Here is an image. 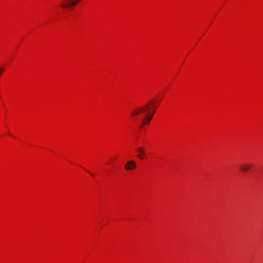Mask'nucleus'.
<instances>
[{
	"mask_svg": "<svg viewBox=\"0 0 263 263\" xmlns=\"http://www.w3.org/2000/svg\"><path fill=\"white\" fill-rule=\"evenodd\" d=\"M81 0H61L60 6L63 9H70L76 6Z\"/></svg>",
	"mask_w": 263,
	"mask_h": 263,
	"instance_id": "1",
	"label": "nucleus"
},
{
	"mask_svg": "<svg viewBox=\"0 0 263 263\" xmlns=\"http://www.w3.org/2000/svg\"><path fill=\"white\" fill-rule=\"evenodd\" d=\"M149 108V105L148 104H145L143 107H138L136 109H135V110H134L131 112V115L132 116L137 115L141 112H143L145 111L146 109H148Z\"/></svg>",
	"mask_w": 263,
	"mask_h": 263,
	"instance_id": "2",
	"label": "nucleus"
},
{
	"mask_svg": "<svg viewBox=\"0 0 263 263\" xmlns=\"http://www.w3.org/2000/svg\"><path fill=\"white\" fill-rule=\"evenodd\" d=\"M252 166V164L243 163L240 166V171L243 173L247 172L250 170Z\"/></svg>",
	"mask_w": 263,
	"mask_h": 263,
	"instance_id": "3",
	"label": "nucleus"
},
{
	"mask_svg": "<svg viewBox=\"0 0 263 263\" xmlns=\"http://www.w3.org/2000/svg\"><path fill=\"white\" fill-rule=\"evenodd\" d=\"M136 167V163L133 160L128 161L125 165L126 170H133Z\"/></svg>",
	"mask_w": 263,
	"mask_h": 263,
	"instance_id": "4",
	"label": "nucleus"
},
{
	"mask_svg": "<svg viewBox=\"0 0 263 263\" xmlns=\"http://www.w3.org/2000/svg\"><path fill=\"white\" fill-rule=\"evenodd\" d=\"M136 152L139 154L137 155V157L140 159H143L145 157V153L144 151L143 148L142 147H139L136 148Z\"/></svg>",
	"mask_w": 263,
	"mask_h": 263,
	"instance_id": "5",
	"label": "nucleus"
},
{
	"mask_svg": "<svg viewBox=\"0 0 263 263\" xmlns=\"http://www.w3.org/2000/svg\"><path fill=\"white\" fill-rule=\"evenodd\" d=\"M155 111H153L152 113L148 112L147 114V116L144 117V119L147 121V123H149L151 121L154 114H155Z\"/></svg>",
	"mask_w": 263,
	"mask_h": 263,
	"instance_id": "6",
	"label": "nucleus"
},
{
	"mask_svg": "<svg viewBox=\"0 0 263 263\" xmlns=\"http://www.w3.org/2000/svg\"><path fill=\"white\" fill-rule=\"evenodd\" d=\"M145 123H147V121L145 119H144V120L142 121L141 123V126H143Z\"/></svg>",
	"mask_w": 263,
	"mask_h": 263,
	"instance_id": "7",
	"label": "nucleus"
},
{
	"mask_svg": "<svg viewBox=\"0 0 263 263\" xmlns=\"http://www.w3.org/2000/svg\"><path fill=\"white\" fill-rule=\"evenodd\" d=\"M4 71V68L3 67H0V76L1 75L2 73Z\"/></svg>",
	"mask_w": 263,
	"mask_h": 263,
	"instance_id": "8",
	"label": "nucleus"
}]
</instances>
